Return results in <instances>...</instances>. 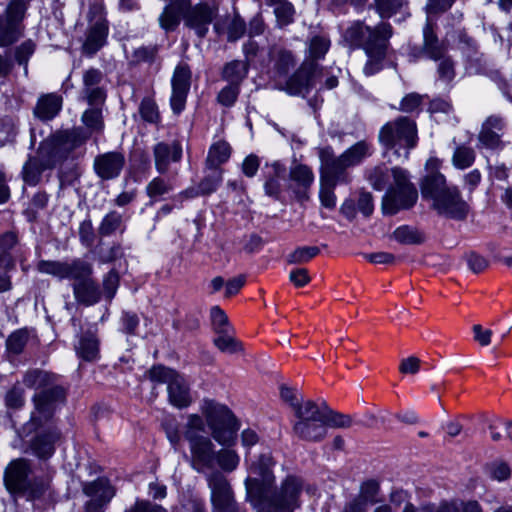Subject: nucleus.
Masks as SVG:
<instances>
[{
	"mask_svg": "<svg viewBox=\"0 0 512 512\" xmlns=\"http://www.w3.org/2000/svg\"><path fill=\"white\" fill-rule=\"evenodd\" d=\"M505 128V121L501 116H489L482 124L479 133V142L486 148L492 150L502 149L504 146L501 140Z\"/></svg>",
	"mask_w": 512,
	"mask_h": 512,
	"instance_id": "25",
	"label": "nucleus"
},
{
	"mask_svg": "<svg viewBox=\"0 0 512 512\" xmlns=\"http://www.w3.org/2000/svg\"><path fill=\"white\" fill-rule=\"evenodd\" d=\"M83 492L85 495L101 500V502L105 504H107L115 495L114 488L106 479L103 478L85 483L83 485Z\"/></svg>",
	"mask_w": 512,
	"mask_h": 512,
	"instance_id": "34",
	"label": "nucleus"
},
{
	"mask_svg": "<svg viewBox=\"0 0 512 512\" xmlns=\"http://www.w3.org/2000/svg\"><path fill=\"white\" fill-rule=\"evenodd\" d=\"M431 208L435 210L439 216L457 221L465 220L469 213V205L462 198L456 186L450 188L442 197L431 203Z\"/></svg>",
	"mask_w": 512,
	"mask_h": 512,
	"instance_id": "15",
	"label": "nucleus"
},
{
	"mask_svg": "<svg viewBox=\"0 0 512 512\" xmlns=\"http://www.w3.org/2000/svg\"><path fill=\"white\" fill-rule=\"evenodd\" d=\"M276 465L270 451L260 453L248 464L245 499L253 507L267 506L273 512H294L301 505L303 481L295 475H287L276 485Z\"/></svg>",
	"mask_w": 512,
	"mask_h": 512,
	"instance_id": "1",
	"label": "nucleus"
},
{
	"mask_svg": "<svg viewBox=\"0 0 512 512\" xmlns=\"http://www.w3.org/2000/svg\"><path fill=\"white\" fill-rule=\"evenodd\" d=\"M320 252L317 246H303L296 248L287 256V262L290 264H303L310 261Z\"/></svg>",
	"mask_w": 512,
	"mask_h": 512,
	"instance_id": "49",
	"label": "nucleus"
},
{
	"mask_svg": "<svg viewBox=\"0 0 512 512\" xmlns=\"http://www.w3.org/2000/svg\"><path fill=\"white\" fill-rule=\"evenodd\" d=\"M212 325L216 333L231 332L232 328L229 325L228 318L224 311L219 306H214L211 309Z\"/></svg>",
	"mask_w": 512,
	"mask_h": 512,
	"instance_id": "58",
	"label": "nucleus"
},
{
	"mask_svg": "<svg viewBox=\"0 0 512 512\" xmlns=\"http://www.w3.org/2000/svg\"><path fill=\"white\" fill-rule=\"evenodd\" d=\"M174 186L171 180L162 178L160 176L153 178L146 186L147 196L156 201L159 197L166 195L173 191Z\"/></svg>",
	"mask_w": 512,
	"mask_h": 512,
	"instance_id": "45",
	"label": "nucleus"
},
{
	"mask_svg": "<svg viewBox=\"0 0 512 512\" xmlns=\"http://www.w3.org/2000/svg\"><path fill=\"white\" fill-rule=\"evenodd\" d=\"M266 168L268 171L265 173V193L275 200H280L282 194L281 180L284 178L285 166L275 161L271 165H266Z\"/></svg>",
	"mask_w": 512,
	"mask_h": 512,
	"instance_id": "31",
	"label": "nucleus"
},
{
	"mask_svg": "<svg viewBox=\"0 0 512 512\" xmlns=\"http://www.w3.org/2000/svg\"><path fill=\"white\" fill-rule=\"evenodd\" d=\"M31 473L30 461L25 458L12 460L4 471L6 489L16 496L28 501L49 499L52 495L51 479L48 476L34 477L29 480Z\"/></svg>",
	"mask_w": 512,
	"mask_h": 512,
	"instance_id": "4",
	"label": "nucleus"
},
{
	"mask_svg": "<svg viewBox=\"0 0 512 512\" xmlns=\"http://www.w3.org/2000/svg\"><path fill=\"white\" fill-rule=\"evenodd\" d=\"M206 482L210 490L212 512H243L236 502L230 481L221 471L207 473Z\"/></svg>",
	"mask_w": 512,
	"mask_h": 512,
	"instance_id": "11",
	"label": "nucleus"
},
{
	"mask_svg": "<svg viewBox=\"0 0 512 512\" xmlns=\"http://www.w3.org/2000/svg\"><path fill=\"white\" fill-rule=\"evenodd\" d=\"M81 119L86 128L92 132H100L104 127L102 112L98 106L87 109Z\"/></svg>",
	"mask_w": 512,
	"mask_h": 512,
	"instance_id": "48",
	"label": "nucleus"
},
{
	"mask_svg": "<svg viewBox=\"0 0 512 512\" xmlns=\"http://www.w3.org/2000/svg\"><path fill=\"white\" fill-rule=\"evenodd\" d=\"M328 413V405L324 402L317 404L312 400H306L302 407L294 413L293 433L305 441H321L327 435L325 421Z\"/></svg>",
	"mask_w": 512,
	"mask_h": 512,
	"instance_id": "7",
	"label": "nucleus"
},
{
	"mask_svg": "<svg viewBox=\"0 0 512 512\" xmlns=\"http://www.w3.org/2000/svg\"><path fill=\"white\" fill-rule=\"evenodd\" d=\"M122 224V215L117 211L109 212L100 223L98 232L101 236H109L116 232Z\"/></svg>",
	"mask_w": 512,
	"mask_h": 512,
	"instance_id": "51",
	"label": "nucleus"
},
{
	"mask_svg": "<svg viewBox=\"0 0 512 512\" xmlns=\"http://www.w3.org/2000/svg\"><path fill=\"white\" fill-rule=\"evenodd\" d=\"M389 43L381 44L371 49V51H365L368 60L363 68V72L366 76H372L382 69V62L386 57Z\"/></svg>",
	"mask_w": 512,
	"mask_h": 512,
	"instance_id": "40",
	"label": "nucleus"
},
{
	"mask_svg": "<svg viewBox=\"0 0 512 512\" xmlns=\"http://www.w3.org/2000/svg\"><path fill=\"white\" fill-rule=\"evenodd\" d=\"M149 378L151 381L167 384L168 400L174 407L186 408L193 402L189 384L177 371L156 365L149 370Z\"/></svg>",
	"mask_w": 512,
	"mask_h": 512,
	"instance_id": "10",
	"label": "nucleus"
},
{
	"mask_svg": "<svg viewBox=\"0 0 512 512\" xmlns=\"http://www.w3.org/2000/svg\"><path fill=\"white\" fill-rule=\"evenodd\" d=\"M447 47L444 42L437 37L434 26L428 19L423 28V46L419 51V55H424L429 59L437 61L446 55Z\"/></svg>",
	"mask_w": 512,
	"mask_h": 512,
	"instance_id": "28",
	"label": "nucleus"
},
{
	"mask_svg": "<svg viewBox=\"0 0 512 512\" xmlns=\"http://www.w3.org/2000/svg\"><path fill=\"white\" fill-rule=\"evenodd\" d=\"M4 400L7 408L13 410L21 409L25 404V391L17 383L6 392Z\"/></svg>",
	"mask_w": 512,
	"mask_h": 512,
	"instance_id": "53",
	"label": "nucleus"
},
{
	"mask_svg": "<svg viewBox=\"0 0 512 512\" xmlns=\"http://www.w3.org/2000/svg\"><path fill=\"white\" fill-rule=\"evenodd\" d=\"M392 34V26L387 22H380L376 26L370 27L362 21H354L344 31L343 40L351 48L371 51L374 47L389 43Z\"/></svg>",
	"mask_w": 512,
	"mask_h": 512,
	"instance_id": "9",
	"label": "nucleus"
},
{
	"mask_svg": "<svg viewBox=\"0 0 512 512\" xmlns=\"http://www.w3.org/2000/svg\"><path fill=\"white\" fill-rule=\"evenodd\" d=\"M314 178L312 169L305 164L297 163L290 167L289 179L291 183L289 188L292 190L297 201L304 202L309 199Z\"/></svg>",
	"mask_w": 512,
	"mask_h": 512,
	"instance_id": "21",
	"label": "nucleus"
},
{
	"mask_svg": "<svg viewBox=\"0 0 512 512\" xmlns=\"http://www.w3.org/2000/svg\"><path fill=\"white\" fill-rule=\"evenodd\" d=\"M35 51V44L31 41H25L16 48L15 60L19 65L24 66L25 73L27 74V64L31 55Z\"/></svg>",
	"mask_w": 512,
	"mask_h": 512,
	"instance_id": "61",
	"label": "nucleus"
},
{
	"mask_svg": "<svg viewBox=\"0 0 512 512\" xmlns=\"http://www.w3.org/2000/svg\"><path fill=\"white\" fill-rule=\"evenodd\" d=\"M423 98L424 96L418 93H409L402 98L398 109L404 113H413L419 109Z\"/></svg>",
	"mask_w": 512,
	"mask_h": 512,
	"instance_id": "60",
	"label": "nucleus"
},
{
	"mask_svg": "<svg viewBox=\"0 0 512 512\" xmlns=\"http://www.w3.org/2000/svg\"><path fill=\"white\" fill-rule=\"evenodd\" d=\"M475 160V152L471 147L458 146L453 154V165L458 169L470 167Z\"/></svg>",
	"mask_w": 512,
	"mask_h": 512,
	"instance_id": "50",
	"label": "nucleus"
},
{
	"mask_svg": "<svg viewBox=\"0 0 512 512\" xmlns=\"http://www.w3.org/2000/svg\"><path fill=\"white\" fill-rule=\"evenodd\" d=\"M103 80V74L100 70L90 68L83 74V88L81 98L90 106L103 105L106 100V91L100 85Z\"/></svg>",
	"mask_w": 512,
	"mask_h": 512,
	"instance_id": "22",
	"label": "nucleus"
},
{
	"mask_svg": "<svg viewBox=\"0 0 512 512\" xmlns=\"http://www.w3.org/2000/svg\"><path fill=\"white\" fill-rule=\"evenodd\" d=\"M231 156V146L224 140L213 143L206 159V167L220 168Z\"/></svg>",
	"mask_w": 512,
	"mask_h": 512,
	"instance_id": "39",
	"label": "nucleus"
},
{
	"mask_svg": "<svg viewBox=\"0 0 512 512\" xmlns=\"http://www.w3.org/2000/svg\"><path fill=\"white\" fill-rule=\"evenodd\" d=\"M439 64L437 68L439 79L444 82H451L455 77V68L454 62L451 58L443 56L442 59H439Z\"/></svg>",
	"mask_w": 512,
	"mask_h": 512,
	"instance_id": "62",
	"label": "nucleus"
},
{
	"mask_svg": "<svg viewBox=\"0 0 512 512\" xmlns=\"http://www.w3.org/2000/svg\"><path fill=\"white\" fill-rule=\"evenodd\" d=\"M371 155V146L362 140L344 151L340 157L348 167H353L362 163V161Z\"/></svg>",
	"mask_w": 512,
	"mask_h": 512,
	"instance_id": "38",
	"label": "nucleus"
},
{
	"mask_svg": "<svg viewBox=\"0 0 512 512\" xmlns=\"http://www.w3.org/2000/svg\"><path fill=\"white\" fill-rule=\"evenodd\" d=\"M191 71L187 64L176 66L172 80V95L170 105L175 114H180L186 104L187 95L190 89Z\"/></svg>",
	"mask_w": 512,
	"mask_h": 512,
	"instance_id": "19",
	"label": "nucleus"
},
{
	"mask_svg": "<svg viewBox=\"0 0 512 512\" xmlns=\"http://www.w3.org/2000/svg\"><path fill=\"white\" fill-rule=\"evenodd\" d=\"M218 14V9L214 5L207 3H198L191 5L189 0L188 7L184 14V24L195 31L198 37L204 38L209 30V25Z\"/></svg>",
	"mask_w": 512,
	"mask_h": 512,
	"instance_id": "16",
	"label": "nucleus"
},
{
	"mask_svg": "<svg viewBox=\"0 0 512 512\" xmlns=\"http://www.w3.org/2000/svg\"><path fill=\"white\" fill-rule=\"evenodd\" d=\"M124 512H166V510L158 504L137 499L135 503L129 508L125 509Z\"/></svg>",
	"mask_w": 512,
	"mask_h": 512,
	"instance_id": "64",
	"label": "nucleus"
},
{
	"mask_svg": "<svg viewBox=\"0 0 512 512\" xmlns=\"http://www.w3.org/2000/svg\"><path fill=\"white\" fill-rule=\"evenodd\" d=\"M353 424V420L351 416L338 413L333 411L328 407V413L325 421V428L327 429V426L333 427V428H349Z\"/></svg>",
	"mask_w": 512,
	"mask_h": 512,
	"instance_id": "59",
	"label": "nucleus"
},
{
	"mask_svg": "<svg viewBox=\"0 0 512 512\" xmlns=\"http://www.w3.org/2000/svg\"><path fill=\"white\" fill-rule=\"evenodd\" d=\"M223 181V170L221 168L206 167L205 175L198 183L204 196L214 193Z\"/></svg>",
	"mask_w": 512,
	"mask_h": 512,
	"instance_id": "43",
	"label": "nucleus"
},
{
	"mask_svg": "<svg viewBox=\"0 0 512 512\" xmlns=\"http://www.w3.org/2000/svg\"><path fill=\"white\" fill-rule=\"evenodd\" d=\"M89 137L90 135L81 127L60 131L53 136L49 153L56 162L60 161L67 157L71 151L82 146Z\"/></svg>",
	"mask_w": 512,
	"mask_h": 512,
	"instance_id": "17",
	"label": "nucleus"
},
{
	"mask_svg": "<svg viewBox=\"0 0 512 512\" xmlns=\"http://www.w3.org/2000/svg\"><path fill=\"white\" fill-rule=\"evenodd\" d=\"M199 415L211 431L212 438L223 446H232L239 430V422L233 412L224 404L212 399H203Z\"/></svg>",
	"mask_w": 512,
	"mask_h": 512,
	"instance_id": "5",
	"label": "nucleus"
},
{
	"mask_svg": "<svg viewBox=\"0 0 512 512\" xmlns=\"http://www.w3.org/2000/svg\"><path fill=\"white\" fill-rule=\"evenodd\" d=\"M421 512H460V505L457 500L442 501L437 505L430 504L424 506Z\"/></svg>",
	"mask_w": 512,
	"mask_h": 512,
	"instance_id": "63",
	"label": "nucleus"
},
{
	"mask_svg": "<svg viewBox=\"0 0 512 512\" xmlns=\"http://www.w3.org/2000/svg\"><path fill=\"white\" fill-rule=\"evenodd\" d=\"M72 288L74 297L80 304L90 306L100 300V290L92 276H88L82 281L73 282Z\"/></svg>",
	"mask_w": 512,
	"mask_h": 512,
	"instance_id": "30",
	"label": "nucleus"
},
{
	"mask_svg": "<svg viewBox=\"0 0 512 512\" xmlns=\"http://www.w3.org/2000/svg\"><path fill=\"white\" fill-rule=\"evenodd\" d=\"M189 0H172L159 16V24L165 31H174L184 19Z\"/></svg>",
	"mask_w": 512,
	"mask_h": 512,
	"instance_id": "29",
	"label": "nucleus"
},
{
	"mask_svg": "<svg viewBox=\"0 0 512 512\" xmlns=\"http://www.w3.org/2000/svg\"><path fill=\"white\" fill-rule=\"evenodd\" d=\"M204 433L205 424L199 414H189L183 434L190 446L193 468L199 473H204L206 469H214L216 460L222 471L228 473L234 471L240 462L236 451L231 449L214 451V444Z\"/></svg>",
	"mask_w": 512,
	"mask_h": 512,
	"instance_id": "2",
	"label": "nucleus"
},
{
	"mask_svg": "<svg viewBox=\"0 0 512 512\" xmlns=\"http://www.w3.org/2000/svg\"><path fill=\"white\" fill-rule=\"evenodd\" d=\"M439 161L436 158L428 159L426 163L427 174L421 182V194L425 200L431 201V203L438 200L445 193H447L450 186L446 182V178L443 174L437 171Z\"/></svg>",
	"mask_w": 512,
	"mask_h": 512,
	"instance_id": "18",
	"label": "nucleus"
},
{
	"mask_svg": "<svg viewBox=\"0 0 512 512\" xmlns=\"http://www.w3.org/2000/svg\"><path fill=\"white\" fill-rule=\"evenodd\" d=\"M318 156L321 162L320 183L328 185L348 184L351 181L350 174L347 172L348 165L341 161V157L334 155L331 147H323L318 150Z\"/></svg>",
	"mask_w": 512,
	"mask_h": 512,
	"instance_id": "13",
	"label": "nucleus"
},
{
	"mask_svg": "<svg viewBox=\"0 0 512 512\" xmlns=\"http://www.w3.org/2000/svg\"><path fill=\"white\" fill-rule=\"evenodd\" d=\"M56 161L41 147L36 156L30 157L23 166L22 176L26 184L35 186L39 183L43 171L52 168Z\"/></svg>",
	"mask_w": 512,
	"mask_h": 512,
	"instance_id": "24",
	"label": "nucleus"
},
{
	"mask_svg": "<svg viewBox=\"0 0 512 512\" xmlns=\"http://www.w3.org/2000/svg\"><path fill=\"white\" fill-rule=\"evenodd\" d=\"M61 107V96L55 93L45 94L38 99L34 114L41 120H51L59 113Z\"/></svg>",
	"mask_w": 512,
	"mask_h": 512,
	"instance_id": "32",
	"label": "nucleus"
},
{
	"mask_svg": "<svg viewBox=\"0 0 512 512\" xmlns=\"http://www.w3.org/2000/svg\"><path fill=\"white\" fill-rule=\"evenodd\" d=\"M394 186L388 188L382 199V211L394 215L403 209H409L416 203L418 192L409 181L408 172L402 168H392Z\"/></svg>",
	"mask_w": 512,
	"mask_h": 512,
	"instance_id": "8",
	"label": "nucleus"
},
{
	"mask_svg": "<svg viewBox=\"0 0 512 512\" xmlns=\"http://www.w3.org/2000/svg\"><path fill=\"white\" fill-rule=\"evenodd\" d=\"M269 6L273 7V13L279 28L286 27L294 22L295 8L291 2Z\"/></svg>",
	"mask_w": 512,
	"mask_h": 512,
	"instance_id": "47",
	"label": "nucleus"
},
{
	"mask_svg": "<svg viewBox=\"0 0 512 512\" xmlns=\"http://www.w3.org/2000/svg\"><path fill=\"white\" fill-rule=\"evenodd\" d=\"M30 440L31 453L40 460H47L55 453L56 444L61 438V432L54 425H46Z\"/></svg>",
	"mask_w": 512,
	"mask_h": 512,
	"instance_id": "20",
	"label": "nucleus"
},
{
	"mask_svg": "<svg viewBox=\"0 0 512 512\" xmlns=\"http://www.w3.org/2000/svg\"><path fill=\"white\" fill-rule=\"evenodd\" d=\"M29 333L27 329H18L12 332L6 340V348L10 354L19 355L24 351L28 342Z\"/></svg>",
	"mask_w": 512,
	"mask_h": 512,
	"instance_id": "46",
	"label": "nucleus"
},
{
	"mask_svg": "<svg viewBox=\"0 0 512 512\" xmlns=\"http://www.w3.org/2000/svg\"><path fill=\"white\" fill-rule=\"evenodd\" d=\"M218 336L214 338L215 346L222 352L236 353L242 350L241 343L231 336V332L217 333Z\"/></svg>",
	"mask_w": 512,
	"mask_h": 512,
	"instance_id": "52",
	"label": "nucleus"
},
{
	"mask_svg": "<svg viewBox=\"0 0 512 512\" xmlns=\"http://www.w3.org/2000/svg\"><path fill=\"white\" fill-rule=\"evenodd\" d=\"M378 139L386 153L392 151L397 157L407 159L410 150L417 145V125L414 120L400 116L381 127Z\"/></svg>",
	"mask_w": 512,
	"mask_h": 512,
	"instance_id": "6",
	"label": "nucleus"
},
{
	"mask_svg": "<svg viewBox=\"0 0 512 512\" xmlns=\"http://www.w3.org/2000/svg\"><path fill=\"white\" fill-rule=\"evenodd\" d=\"M323 67L318 63L304 61L286 81L284 90L293 96H305L314 87L316 80L323 75Z\"/></svg>",
	"mask_w": 512,
	"mask_h": 512,
	"instance_id": "14",
	"label": "nucleus"
},
{
	"mask_svg": "<svg viewBox=\"0 0 512 512\" xmlns=\"http://www.w3.org/2000/svg\"><path fill=\"white\" fill-rule=\"evenodd\" d=\"M249 65L240 60H233L224 65L222 69V79L227 81L228 84L241 85L242 81L246 78Z\"/></svg>",
	"mask_w": 512,
	"mask_h": 512,
	"instance_id": "37",
	"label": "nucleus"
},
{
	"mask_svg": "<svg viewBox=\"0 0 512 512\" xmlns=\"http://www.w3.org/2000/svg\"><path fill=\"white\" fill-rule=\"evenodd\" d=\"M77 355L85 361H94L99 356V341L91 332L81 335L75 346Z\"/></svg>",
	"mask_w": 512,
	"mask_h": 512,
	"instance_id": "35",
	"label": "nucleus"
},
{
	"mask_svg": "<svg viewBox=\"0 0 512 512\" xmlns=\"http://www.w3.org/2000/svg\"><path fill=\"white\" fill-rule=\"evenodd\" d=\"M20 23L6 12L0 15V47L10 46L20 38Z\"/></svg>",
	"mask_w": 512,
	"mask_h": 512,
	"instance_id": "33",
	"label": "nucleus"
},
{
	"mask_svg": "<svg viewBox=\"0 0 512 512\" xmlns=\"http://www.w3.org/2000/svg\"><path fill=\"white\" fill-rule=\"evenodd\" d=\"M36 268L40 273L73 282L82 281L93 274L92 264L82 258H74L71 261L40 260Z\"/></svg>",
	"mask_w": 512,
	"mask_h": 512,
	"instance_id": "12",
	"label": "nucleus"
},
{
	"mask_svg": "<svg viewBox=\"0 0 512 512\" xmlns=\"http://www.w3.org/2000/svg\"><path fill=\"white\" fill-rule=\"evenodd\" d=\"M330 40L326 36L315 35L308 41L307 56L304 61L317 63L323 59L330 48Z\"/></svg>",
	"mask_w": 512,
	"mask_h": 512,
	"instance_id": "41",
	"label": "nucleus"
},
{
	"mask_svg": "<svg viewBox=\"0 0 512 512\" xmlns=\"http://www.w3.org/2000/svg\"><path fill=\"white\" fill-rule=\"evenodd\" d=\"M391 177L393 178L392 169L390 170L385 165H378L366 171V178L372 187L376 190L385 189Z\"/></svg>",
	"mask_w": 512,
	"mask_h": 512,
	"instance_id": "42",
	"label": "nucleus"
},
{
	"mask_svg": "<svg viewBox=\"0 0 512 512\" xmlns=\"http://www.w3.org/2000/svg\"><path fill=\"white\" fill-rule=\"evenodd\" d=\"M375 9L381 18H390L404 5L403 0H374Z\"/></svg>",
	"mask_w": 512,
	"mask_h": 512,
	"instance_id": "54",
	"label": "nucleus"
},
{
	"mask_svg": "<svg viewBox=\"0 0 512 512\" xmlns=\"http://www.w3.org/2000/svg\"><path fill=\"white\" fill-rule=\"evenodd\" d=\"M394 239L406 245H418L425 241V234L415 227L403 225L393 232Z\"/></svg>",
	"mask_w": 512,
	"mask_h": 512,
	"instance_id": "44",
	"label": "nucleus"
},
{
	"mask_svg": "<svg viewBox=\"0 0 512 512\" xmlns=\"http://www.w3.org/2000/svg\"><path fill=\"white\" fill-rule=\"evenodd\" d=\"M125 165V157L121 152L111 151L95 157L93 168L102 180L117 178Z\"/></svg>",
	"mask_w": 512,
	"mask_h": 512,
	"instance_id": "23",
	"label": "nucleus"
},
{
	"mask_svg": "<svg viewBox=\"0 0 512 512\" xmlns=\"http://www.w3.org/2000/svg\"><path fill=\"white\" fill-rule=\"evenodd\" d=\"M139 113L142 119L149 123H158L160 120V114L158 107L154 100L151 98H144L139 107Z\"/></svg>",
	"mask_w": 512,
	"mask_h": 512,
	"instance_id": "56",
	"label": "nucleus"
},
{
	"mask_svg": "<svg viewBox=\"0 0 512 512\" xmlns=\"http://www.w3.org/2000/svg\"><path fill=\"white\" fill-rule=\"evenodd\" d=\"M107 35L108 23L103 17H99L88 28L83 52L87 55H94L105 45Z\"/></svg>",
	"mask_w": 512,
	"mask_h": 512,
	"instance_id": "27",
	"label": "nucleus"
},
{
	"mask_svg": "<svg viewBox=\"0 0 512 512\" xmlns=\"http://www.w3.org/2000/svg\"><path fill=\"white\" fill-rule=\"evenodd\" d=\"M240 87L236 84H227L217 95V102L224 107H232L238 99Z\"/></svg>",
	"mask_w": 512,
	"mask_h": 512,
	"instance_id": "57",
	"label": "nucleus"
},
{
	"mask_svg": "<svg viewBox=\"0 0 512 512\" xmlns=\"http://www.w3.org/2000/svg\"><path fill=\"white\" fill-rule=\"evenodd\" d=\"M155 168L160 174H166L171 163L179 162L182 158L180 142H158L153 147Z\"/></svg>",
	"mask_w": 512,
	"mask_h": 512,
	"instance_id": "26",
	"label": "nucleus"
},
{
	"mask_svg": "<svg viewBox=\"0 0 512 512\" xmlns=\"http://www.w3.org/2000/svg\"><path fill=\"white\" fill-rule=\"evenodd\" d=\"M23 384L36 392L32 397L33 410L29 425L33 429L52 425L56 411L66 400V390L57 383V376L50 372L32 369L23 376Z\"/></svg>",
	"mask_w": 512,
	"mask_h": 512,
	"instance_id": "3",
	"label": "nucleus"
},
{
	"mask_svg": "<svg viewBox=\"0 0 512 512\" xmlns=\"http://www.w3.org/2000/svg\"><path fill=\"white\" fill-rule=\"evenodd\" d=\"M280 397L281 399L289 404L293 413L297 411L299 407H302V404H305L306 400L303 396L294 388L288 387L286 385H281L280 387Z\"/></svg>",
	"mask_w": 512,
	"mask_h": 512,
	"instance_id": "55",
	"label": "nucleus"
},
{
	"mask_svg": "<svg viewBox=\"0 0 512 512\" xmlns=\"http://www.w3.org/2000/svg\"><path fill=\"white\" fill-rule=\"evenodd\" d=\"M274 69L280 75H286L296 65V59L292 51L285 48L274 47L270 51Z\"/></svg>",
	"mask_w": 512,
	"mask_h": 512,
	"instance_id": "36",
	"label": "nucleus"
}]
</instances>
